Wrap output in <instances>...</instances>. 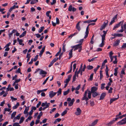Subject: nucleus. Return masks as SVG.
Returning <instances> with one entry per match:
<instances>
[{
  "mask_svg": "<svg viewBox=\"0 0 126 126\" xmlns=\"http://www.w3.org/2000/svg\"><path fill=\"white\" fill-rule=\"evenodd\" d=\"M81 85L79 84L77 87L76 88H75L73 86H72L71 88L72 91L73 92L74 90L76 91H78L79 90L80 88Z\"/></svg>",
  "mask_w": 126,
  "mask_h": 126,
  "instance_id": "1a4fd4ad",
  "label": "nucleus"
},
{
  "mask_svg": "<svg viewBox=\"0 0 126 126\" xmlns=\"http://www.w3.org/2000/svg\"><path fill=\"white\" fill-rule=\"evenodd\" d=\"M65 42H64V43L63 44V47L62 49V52H64L65 51V45L64 44Z\"/></svg>",
  "mask_w": 126,
  "mask_h": 126,
  "instance_id": "f704fd0d",
  "label": "nucleus"
},
{
  "mask_svg": "<svg viewBox=\"0 0 126 126\" xmlns=\"http://www.w3.org/2000/svg\"><path fill=\"white\" fill-rule=\"evenodd\" d=\"M45 28L44 26H42L40 28V29L39 30L38 32L39 33L41 32Z\"/></svg>",
  "mask_w": 126,
  "mask_h": 126,
  "instance_id": "c756f323",
  "label": "nucleus"
},
{
  "mask_svg": "<svg viewBox=\"0 0 126 126\" xmlns=\"http://www.w3.org/2000/svg\"><path fill=\"white\" fill-rule=\"evenodd\" d=\"M38 55H37L35 57V58L34 59H33V61L34 62H35L37 61V59H38Z\"/></svg>",
  "mask_w": 126,
  "mask_h": 126,
  "instance_id": "de8ad7c7",
  "label": "nucleus"
},
{
  "mask_svg": "<svg viewBox=\"0 0 126 126\" xmlns=\"http://www.w3.org/2000/svg\"><path fill=\"white\" fill-rule=\"evenodd\" d=\"M78 68L76 69V71L75 72V74L77 76V77H78L79 74L80 73V70L79 69L78 71H77Z\"/></svg>",
  "mask_w": 126,
  "mask_h": 126,
  "instance_id": "a878e982",
  "label": "nucleus"
},
{
  "mask_svg": "<svg viewBox=\"0 0 126 126\" xmlns=\"http://www.w3.org/2000/svg\"><path fill=\"white\" fill-rule=\"evenodd\" d=\"M5 111H9L11 110V109L9 108H5L4 109Z\"/></svg>",
  "mask_w": 126,
  "mask_h": 126,
  "instance_id": "e2e57ef3",
  "label": "nucleus"
},
{
  "mask_svg": "<svg viewBox=\"0 0 126 126\" xmlns=\"http://www.w3.org/2000/svg\"><path fill=\"white\" fill-rule=\"evenodd\" d=\"M89 25H88V26L87 27L86 29V32H85V35L84 37V38L85 39L88 36V34H89Z\"/></svg>",
  "mask_w": 126,
  "mask_h": 126,
  "instance_id": "6e6552de",
  "label": "nucleus"
},
{
  "mask_svg": "<svg viewBox=\"0 0 126 126\" xmlns=\"http://www.w3.org/2000/svg\"><path fill=\"white\" fill-rule=\"evenodd\" d=\"M108 23V21L107 20H105L103 24L101 26L100 28V30L101 31L104 29L107 25Z\"/></svg>",
  "mask_w": 126,
  "mask_h": 126,
  "instance_id": "f03ea898",
  "label": "nucleus"
},
{
  "mask_svg": "<svg viewBox=\"0 0 126 126\" xmlns=\"http://www.w3.org/2000/svg\"><path fill=\"white\" fill-rule=\"evenodd\" d=\"M82 46L81 44H80L77 45L75 46H72L71 47L73 49V48H74V51H75L78 49H79Z\"/></svg>",
  "mask_w": 126,
  "mask_h": 126,
  "instance_id": "20e7f679",
  "label": "nucleus"
},
{
  "mask_svg": "<svg viewBox=\"0 0 126 126\" xmlns=\"http://www.w3.org/2000/svg\"><path fill=\"white\" fill-rule=\"evenodd\" d=\"M67 111L66 110H65L64 111H63L62 113L61 114V115L62 116H63L65 114H66L67 113Z\"/></svg>",
  "mask_w": 126,
  "mask_h": 126,
  "instance_id": "a18cd8bd",
  "label": "nucleus"
},
{
  "mask_svg": "<svg viewBox=\"0 0 126 126\" xmlns=\"http://www.w3.org/2000/svg\"><path fill=\"white\" fill-rule=\"evenodd\" d=\"M97 89L98 88L95 87H92L91 88V91L87 89L85 91L83 97L81 99L82 100H85L86 101H88L89 100V98L90 99L91 98L92 93L96 92Z\"/></svg>",
  "mask_w": 126,
  "mask_h": 126,
  "instance_id": "f257e3e1",
  "label": "nucleus"
},
{
  "mask_svg": "<svg viewBox=\"0 0 126 126\" xmlns=\"http://www.w3.org/2000/svg\"><path fill=\"white\" fill-rule=\"evenodd\" d=\"M126 116V113L125 114H123L120 116H119V118L120 119H121L122 118L124 117H125Z\"/></svg>",
  "mask_w": 126,
  "mask_h": 126,
  "instance_id": "bf43d9fd",
  "label": "nucleus"
},
{
  "mask_svg": "<svg viewBox=\"0 0 126 126\" xmlns=\"http://www.w3.org/2000/svg\"><path fill=\"white\" fill-rule=\"evenodd\" d=\"M23 42V40L22 39H20V40L18 42L19 43V44L20 45H22L23 46L24 45V44H23L22 42Z\"/></svg>",
  "mask_w": 126,
  "mask_h": 126,
  "instance_id": "ea45409f",
  "label": "nucleus"
},
{
  "mask_svg": "<svg viewBox=\"0 0 126 126\" xmlns=\"http://www.w3.org/2000/svg\"><path fill=\"white\" fill-rule=\"evenodd\" d=\"M19 103L17 102V103L16 105L14 106L13 108L14 109H16L17 107L19 106Z\"/></svg>",
  "mask_w": 126,
  "mask_h": 126,
  "instance_id": "473e14b6",
  "label": "nucleus"
},
{
  "mask_svg": "<svg viewBox=\"0 0 126 126\" xmlns=\"http://www.w3.org/2000/svg\"><path fill=\"white\" fill-rule=\"evenodd\" d=\"M97 58V57H94V58H92L91 59H89L88 60V61L89 62H91L92 61H93L95 59Z\"/></svg>",
  "mask_w": 126,
  "mask_h": 126,
  "instance_id": "3c124183",
  "label": "nucleus"
},
{
  "mask_svg": "<svg viewBox=\"0 0 126 126\" xmlns=\"http://www.w3.org/2000/svg\"><path fill=\"white\" fill-rule=\"evenodd\" d=\"M50 11H47L46 13V15L47 16V17H49V13L50 12Z\"/></svg>",
  "mask_w": 126,
  "mask_h": 126,
  "instance_id": "052dcab7",
  "label": "nucleus"
},
{
  "mask_svg": "<svg viewBox=\"0 0 126 126\" xmlns=\"http://www.w3.org/2000/svg\"><path fill=\"white\" fill-rule=\"evenodd\" d=\"M114 120H113L108 123L107 124L109 126H110L112 124L114 123Z\"/></svg>",
  "mask_w": 126,
  "mask_h": 126,
  "instance_id": "c9c22d12",
  "label": "nucleus"
},
{
  "mask_svg": "<svg viewBox=\"0 0 126 126\" xmlns=\"http://www.w3.org/2000/svg\"><path fill=\"white\" fill-rule=\"evenodd\" d=\"M81 112V110L79 108H78L77 109V111L75 112V114L77 115H80Z\"/></svg>",
  "mask_w": 126,
  "mask_h": 126,
  "instance_id": "9b49d317",
  "label": "nucleus"
},
{
  "mask_svg": "<svg viewBox=\"0 0 126 126\" xmlns=\"http://www.w3.org/2000/svg\"><path fill=\"white\" fill-rule=\"evenodd\" d=\"M120 40L117 39L116 40L113 44V46L114 47H116L118 46L120 43Z\"/></svg>",
  "mask_w": 126,
  "mask_h": 126,
  "instance_id": "f8f14e48",
  "label": "nucleus"
},
{
  "mask_svg": "<svg viewBox=\"0 0 126 126\" xmlns=\"http://www.w3.org/2000/svg\"><path fill=\"white\" fill-rule=\"evenodd\" d=\"M76 10V9L74 7H73L72 5H71L69 6L68 10L69 11L71 12L72 10L73 12H75Z\"/></svg>",
  "mask_w": 126,
  "mask_h": 126,
  "instance_id": "423d86ee",
  "label": "nucleus"
},
{
  "mask_svg": "<svg viewBox=\"0 0 126 126\" xmlns=\"http://www.w3.org/2000/svg\"><path fill=\"white\" fill-rule=\"evenodd\" d=\"M118 98H116L111 99L110 100V104H111L112 103L113 101L116 100Z\"/></svg>",
  "mask_w": 126,
  "mask_h": 126,
  "instance_id": "cd10ccee",
  "label": "nucleus"
},
{
  "mask_svg": "<svg viewBox=\"0 0 126 126\" xmlns=\"http://www.w3.org/2000/svg\"><path fill=\"white\" fill-rule=\"evenodd\" d=\"M117 124L118 125H122L126 124V119L124 118L121 121L118 122Z\"/></svg>",
  "mask_w": 126,
  "mask_h": 126,
  "instance_id": "7ed1b4c3",
  "label": "nucleus"
},
{
  "mask_svg": "<svg viewBox=\"0 0 126 126\" xmlns=\"http://www.w3.org/2000/svg\"><path fill=\"white\" fill-rule=\"evenodd\" d=\"M103 32L104 33L102 35H101V36H102V38L105 39V36L107 33V31H103Z\"/></svg>",
  "mask_w": 126,
  "mask_h": 126,
  "instance_id": "4be33fe9",
  "label": "nucleus"
},
{
  "mask_svg": "<svg viewBox=\"0 0 126 126\" xmlns=\"http://www.w3.org/2000/svg\"><path fill=\"white\" fill-rule=\"evenodd\" d=\"M73 49L72 48L69 52V55L70 56L69 59L72 58V52Z\"/></svg>",
  "mask_w": 126,
  "mask_h": 126,
  "instance_id": "5701e85b",
  "label": "nucleus"
},
{
  "mask_svg": "<svg viewBox=\"0 0 126 126\" xmlns=\"http://www.w3.org/2000/svg\"><path fill=\"white\" fill-rule=\"evenodd\" d=\"M58 57H56L52 61L54 63L55 62H56L57 60H58Z\"/></svg>",
  "mask_w": 126,
  "mask_h": 126,
  "instance_id": "49530a36",
  "label": "nucleus"
},
{
  "mask_svg": "<svg viewBox=\"0 0 126 126\" xmlns=\"http://www.w3.org/2000/svg\"><path fill=\"white\" fill-rule=\"evenodd\" d=\"M57 93V95L58 96L61 94L62 93V89L61 88L59 89Z\"/></svg>",
  "mask_w": 126,
  "mask_h": 126,
  "instance_id": "58836bf2",
  "label": "nucleus"
},
{
  "mask_svg": "<svg viewBox=\"0 0 126 126\" xmlns=\"http://www.w3.org/2000/svg\"><path fill=\"white\" fill-rule=\"evenodd\" d=\"M126 48V43H124L123 45L122 46L121 48L122 49Z\"/></svg>",
  "mask_w": 126,
  "mask_h": 126,
  "instance_id": "a19ab883",
  "label": "nucleus"
},
{
  "mask_svg": "<svg viewBox=\"0 0 126 126\" xmlns=\"http://www.w3.org/2000/svg\"><path fill=\"white\" fill-rule=\"evenodd\" d=\"M70 91L69 89H68L66 91L64 92L63 94L64 95H67L69 93Z\"/></svg>",
  "mask_w": 126,
  "mask_h": 126,
  "instance_id": "72a5a7b5",
  "label": "nucleus"
},
{
  "mask_svg": "<svg viewBox=\"0 0 126 126\" xmlns=\"http://www.w3.org/2000/svg\"><path fill=\"white\" fill-rule=\"evenodd\" d=\"M24 119V118L23 117H21L19 121V123L21 124L22 123Z\"/></svg>",
  "mask_w": 126,
  "mask_h": 126,
  "instance_id": "2f4dec72",
  "label": "nucleus"
},
{
  "mask_svg": "<svg viewBox=\"0 0 126 126\" xmlns=\"http://www.w3.org/2000/svg\"><path fill=\"white\" fill-rule=\"evenodd\" d=\"M112 36H117L118 37H121L123 36V35L121 33H114L112 34Z\"/></svg>",
  "mask_w": 126,
  "mask_h": 126,
  "instance_id": "aec40b11",
  "label": "nucleus"
},
{
  "mask_svg": "<svg viewBox=\"0 0 126 126\" xmlns=\"http://www.w3.org/2000/svg\"><path fill=\"white\" fill-rule=\"evenodd\" d=\"M11 99H12V101H16L17 100V98L14 97L13 96H11Z\"/></svg>",
  "mask_w": 126,
  "mask_h": 126,
  "instance_id": "5fc2aeb1",
  "label": "nucleus"
},
{
  "mask_svg": "<svg viewBox=\"0 0 126 126\" xmlns=\"http://www.w3.org/2000/svg\"><path fill=\"white\" fill-rule=\"evenodd\" d=\"M77 76L75 75H74L73 76V82L75 81L76 79V77Z\"/></svg>",
  "mask_w": 126,
  "mask_h": 126,
  "instance_id": "0e129e2a",
  "label": "nucleus"
},
{
  "mask_svg": "<svg viewBox=\"0 0 126 126\" xmlns=\"http://www.w3.org/2000/svg\"><path fill=\"white\" fill-rule=\"evenodd\" d=\"M57 93V92H53V91H51L49 92V96L50 98H52Z\"/></svg>",
  "mask_w": 126,
  "mask_h": 126,
  "instance_id": "0eeeda50",
  "label": "nucleus"
},
{
  "mask_svg": "<svg viewBox=\"0 0 126 126\" xmlns=\"http://www.w3.org/2000/svg\"><path fill=\"white\" fill-rule=\"evenodd\" d=\"M13 33V32H11V33L9 34L8 35L10 39L11 38V36H12Z\"/></svg>",
  "mask_w": 126,
  "mask_h": 126,
  "instance_id": "338daca9",
  "label": "nucleus"
},
{
  "mask_svg": "<svg viewBox=\"0 0 126 126\" xmlns=\"http://www.w3.org/2000/svg\"><path fill=\"white\" fill-rule=\"evenodd\" d=\"M92 93V96L93 97H95L99 94V93L96 92Z\"/></svg>",
  "mask_w": 126,
  "mask_h": 126,
  "instance_id": "f3484780",
  "label": "nucleus"
},
{
  "mask_svg": "<svg viewBox=\"0 0 126 126\" xmlns=\"http://www.w3.org/2000/svg\"><path fill=\"white\" fill-rule=\"evenodd\" d=\"M56 23L57 24H59L60 22L58 18L57 17L56 18Z\"/></svg>",
  "mask_w": 126,
  "mask_h": 126,
  "instance_id": "4d7b16f0",
  "label": "nucleus"
},
{
  "mask_svg": "<svg viewBox=\"0 0 126 126\" xmlns=\"http://www.w3.org/2000/svg\"><path fill=\"white\" fill-rule=\"evenodd\" d=\"M87 68L88 70H91L93 68V67L91 65H89L87 66Z\"/></svg>",
  "mask_w": 126,
  "mask_h": 126,
  "instance_id": "4c0bfd02",
  "label": "nucleus"
},
{
  "mask_svg": "<svg viewBox=\"0 0 126 126\" xmlns=\"http://www.w3.org/2000/svg\"><path fill=\"white\" fill-rule=\"evenodd\" d=\"M98 121V120H96L94 121L92 123V124L93 125V126H94L97 124V122Z\"/></svg>",
  "mask_w": 126,
  "mask_h": 126,
  "instance_id": "37998d69",
  "label": "nucleus"
},
{
  "mask_svg": "<svg viewBox=\"0 0 126 126\" xmlns=\"http://www.w3.org/2000/svg\"><path fill=\"white\" fill-rule=\"evenodd\" d=\"M29 107H26L25 109V110L24 112V113L25 114H27L28 113V111L29 110Z\"/></svg>",
  "mask_w": 126,
  "mask_h": 126,
  "instance_id": "393cba45",
  "label": "nucleus"
},
{
  "mask_svg": "<svg viewBox=\"0 0 126 126\" xmlns=\"http://www.w3.org/2000/svg\"><path fill=\"white\" fill-rule=\"evenodd\" d=\"M105 85V83H103L101 84V89H103L105 87L104 86Z\"/></svg>",
  "mask_w": 126,
  "mask_h": 126,
  "instance_id": "603ef678",
  "label": "nucleus"
},
{
  "mask_svg": "<svg viewBox=\"0 0 126 126\" xmlns=\"http://www.w3.org/2000/svg\"><path fill=\"white\" fill-rule=\"evenodd\" d=\"M16 112V111L13 112L11 114V118L12 119H13L15 116Z\"/></svg>",
  "mask_w": 126,
  "mask_h": 126,
  "instance_id": "c85d7f7f",
  "label": "nucleus"
},
{
  "mask_svg": "<svg viewBox=\"0 0 126 126\" xmlns=\"http://www.w3.org/2000/svg\"><path fill=\"white\" fill-rule=\"evenodd\" d=\"M8 122L6 121L2 125V126H6V125L8 124Z\"/></svg>",
  "mask_w": 126,
  "mask_h": 126,
  "instance_id": "774afa93",
  "label": "nucleus"
},
{
  "mask_svg": "<svg viewBox=\"0 0 126 126\" xmlns=\"http://www.w3.org/2000/svg\"><path fill=\"white\" fill-rule=\"evenodd\" d=\"M61 120V118H57L55 120L54 122V124H55L57 122H60Z\"/></svg>",
  "mask_w": 126,
  "mask_h": 126,
  "instance_id": "7c9ffc66",
  "label": "nucleus"
},
{
  "mask_svg": "<svg viewBox=\"0 0 126 126\" xmlns=\"http://www.w3.org/2000/svg\"><path fill=\"white\" fill-rule=\"evenodd\" d=\"M80 21H79L78 23L76 25V28L79 31H80L81 30V28L79 24Z\"/></svg>",
  "mask_w": 126,
  "mask_h": 126,
  "instance_id": "ddd939ff",
  "label": "nucleus"
},
{
  "mask_svg": "<svg viewBox=\"0 0 126 126\" xmlns=\"http://www.w3.org/2000/svg\"><path fill=\"white\" fill-rule=\"evenodd\" d=\"M72 69V64L71 65V66H70V70L69 71H68L67 72V74H69V73H71V72Z\"/></svg>",
  "mask_w": 126,
  "mask_h": 126,
  "instance_id": "c03bdc74",
  "label": "nucleus"
},
{
  "mask_svg": "<svg viewBox=\"0 0 126 126\" xmlns=\"http://www.w3.org/2000/svg\"><path fill=\"white\" fill-rule=\"evenodd\" d=\"M56 110V108H53L50 111V113H52V112L55 111Z\"/></svg>",
  "mask_w": 126,
  "mask_h": 126,
  "instance_id": "8fccbe9b",
  "label": "nucleus"
},
{
  "mask_svg": "<svg viewBox=\"0 0 126 126\" xmlns=\"http://www.w3.org/2000/svg\"><path fill=\"white\" fill-rule=\"evenodd\" d=\"M118 69V68L117 67L116 68L114 69V75L115 76H116L117 75Z\"/></svg>",
  "mask_w": 126,
  "mask_h": 126,
  "instance_id": "bb28decb",
  "label": "nucleus"
},
{
  "mask_svg": "<svg viewBox=\"0 0 126 126\" xmlns=\"http://www.w3.org/2000/svg\"><path fill=\"white\" fill-rule=\"evenodd\" d=\"M45 46L40 51V52L43 53L45 49Z\"/></svg>",
  "mask_w": 126,
  "mask_h": 126,
  "instance_id": "13d9d810",
  "label": "nucleus"
},
{
  "mask_svg": "<svg viewBox=\"0 0 126 126\" xmlns=\"http://www.w3.org/2000/svg\"><path fill=\"white\" fill-rule=\"evenodd\" d=\"M13 126H21L19 125V123H15L13 124Z\"/></svg>",
  "mask_w": 126,
  "mask_h": 126,
  "instance_id": "09e8293b",
  "label": "nucleus"
},
{
  "mask_svg": "<svg viewBox=\"0 0 126 126\" xmlns=\"http://www.w3.org/2000/svg\"><path fill=\"white\" fill-rule=\"evenodd\" d=\"M47 72L42 69H40V71L39 72V74L40 75H46L47 74Z\"/></svg>",
  "mask_w": 126,
  "mask_h": 126,
  "instance_id": "412c9836",
  "label": "nucleus"
},
{
  "mask_svg": "<svg viewBox=\"0 0 126 126\" xmlns=\"http://www.w3.org/2000/svg\"><path fill=\"white\" fill-rule=\"evenodd\" d=\"M50 104V103H47V102H46L45 103H42L41 105V106L43 107L46 106L45 107L47 108L49 107Z\"/></svg>",
  "mask_w": 126,
  "mask_h": 126,
  "instance_id": "9d476101",
  "label": "nucleus"
},
{
  "mask_svg": "<svg viewBox=\"0 0 126 126\" xmlns=\"http://www.w3.org/2000/svg\"><path fill=\"white\" fill-rule=\"evenodd\" d=\"M49 77H48L45 80V81H44V82L43 83V85H44L45 84V83H46L47 81L48 80Z\"/></svg>",
  "mask_w": 126,
  "mask_h": 126,
  "instance_id": "864d4df0",
  "label": "nucleus"
},
{
  "mask_svg": "<svg viewBox=\"0 0 126 126\" xmlns=\"http://www.w3.org/2000/svg\"><path fill=\"white\" fill-rule=\"evenodd\" d=\"M86 65L85 64H84L83 66V68L82 69H81L80 71H85V68H86Z\"/></svg>",
  "mask_w": 126,
  "mask_h": 126,
  "instance_id": "6e6d98bb",
  "label": "nucleus"
},
{
  "mask_svg": "<svg viewBox=\"0 0 126 126\" xmlns=\"http://www.w3.org/2000/svg\"><path fill=\"white\" fill-rule=\"evenodd\" d=\"M72 76V75H69L68 76V78L67 79H66L64 81V83H68L70 81L71 77Z\"/></svg>",
  "mask_w": 126,
  "mask_h": 126,
  "instance_id": "4468645a",
  "label": "nucleus"
},
{
  "mask_svg": "<svg viewBox=\"0 0 126 126\" xmlns=\"http://www.w3.org/2000/svg\"><path fill=\"white\" fill-rule=\"evenodd\" d=\"M90 104L91 106H93L94 105V102L93 101H90Z\"/></svg>",
  "mask_w": 126,
  "mask_h": 126,
  "instance_id": "79ce46f5",
  "label": "nucleus"
},
{
  "mask_svg": "<svg viewBox=\"0 0 126 126\" xmlns=\"http://www.w3.org/2000/svg\"><path fill=\"white\" fill-rule=\"evenodd\" d=\"M102 71L101 70H100V79L101 80L102 78L103 77V75L102 73Z\"/></svg>",
  "mask_w": 126,
  "mask_h": 126,
  "instance_id": "e433bc0d",
  "label": "nucleus"
},
{
  "mask_svg": "<svg viewBox=\"0 0 126 126\" xmlns=\"http://www.w3.org/2000/svg\"><path fill=\"white\" fill-rule=\"evenodd\" d=\"M106 95V94L105 93H103L101 94L100 96V100L103 99L104 98L105 96Z\"/></svg>",
  "mask_w": 126,
  "mask_h": 126,
  "instance_id": "6ab92c4d",
  "label": "nucleus"
},
{
  "mask_svg": "<svg viewBox=\"0 0 126 126\" xmlns=\"http://www.w3.org/2000/svg\"><path fill=\"white\" fill-rule=\"evenodd\" d=\"M105 39L102 38V43L99 46V47H103L104 45V41Z\"/></svg>",
  "mask_w": 126,
  "mask_h": 126,
  "instance_id": "a211bd4d",
  "label": "nucleus"
},
{
  "mask_svg": "<svg viewBox=\"0 0 126 126\" xmlns=\"http://www.w3.org/2000/svg\"><path fill=\"white\" fill-rule=\"evenodd\" d=\"M93 74H92L90 76V79L91 80H92L93 79Z\"/></svg>",
  "mask_w": 126,
  "mask_h": 126,
  "instance_id": "69168bd1",
  "label": "nucleus"
},
{
  "mask_svg": "<svg viewBox=\"0 0 126 126\" xmlns=\"http://www.w3.org/2000/svg\"><path fill=\"white\" fill-rule=\"evenodd\" d=\"M41 104V102L40 101H39L38 103L36 105V107L38 108L40 106Z\"/></svg>",
  "mask_w": 126,
  "mask_h": 126,
  "instance_id": "680f3d73",
  "label": "nucleus"
},
{
  "mask_svg": "<svg viewBox=\"0 0 126 126\" xmlns=\"http://www.w3.org/2000/svg\"><path fill=\"white\" fill-rule=\"evenodd\" d=\"M21 115V114H19L17 116L15 117L14 119L13 122H15L16 120H19L20 119Z\"/></svg>",
  "mask_w": 126,
  "mask_h": 126,
  "instance_id": "2eb2a0df",
  "label": "nucleus"
},
{
  "mask_svg": "<svg viewBox=\"0 0 126 126\" xmlns=\"http://www.w3.org/2000/svg\"><path fill=\"white\" fill-rule=\"evenodd\" d=\"M75 101L74 98L72 99L70 102H68V104L69 106H71L73 104V103Z\"/></svg>",
  "mask_w": 126,
  "mask_h": 126,
  "instance_id": "dca6fc26",
  "label": "nucleus"
},
{
  "mask_svg": "<svg viewBox=\"0 0 126 126\" xmlns=\"http://www.w3.org/2000/svg\"><path fill=\"white\" fill-rule=\"evenodd\" d=\"M124 22V21L123 20L120 22L114 25L113 28V30H115L116 28H117L120 26V24L121 25H123Z\"/></svg>",
  "mask_w": 126,
  "mask_h": 126,
  "instance_id": "39448f33",
  "label": "nucleus"
},
{
  "mask_svg": "<svg viewBox=\"0 0 126 126\" xmlns=\"http://www.w3.org/2000/svg\"><path fill=\"white\" fill-rule=\"evenodd\" d=\"M26 31L23 32L22 34L19 35V37L21 38L22 37L24 36L26 34Z\"/></svg>",
  "mask_w": 126,
  "mask_h": 126,
  "instance_id": "b1692460",
  "label": "nucleus"
}]
</instances>
